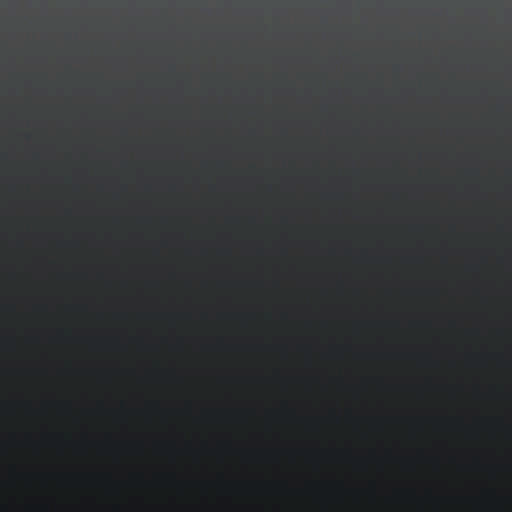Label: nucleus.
Instances as JSON below:
<instances>
[{"mask_svg": "<svg viewBox=\"0 0 512 512\" xmlns=\"http://www.w3.org/2000/svg\"><path fill=\"white\" fill-rule=\"evenodd\" d=\"M156 316H157V317H161V318H163V317H164V315H163V314L156 315Z\"/></svg>", "mask_w": 512, "mask_h": 512, "instance_id": "obj_3", "label": "nucleus"}, {"mask_svg": "<svg viewBox=\"0 0 512 512\" xmlns=\"http://www.w3.org/2000/svg\"><path fill=\"white\" fill-rule=\"evenodd\" d=\"M166 318H167V319H169V320H172V319H173V317H171V316H168V317H166Z\"/></svg>", "mask_w": 512, "mask_h": 512, "instance_id": "obj_4", "label": "nucleus"}, {"mask_svg": "<svg viewBox=\"0 0 512 512\" xmlns=\"http://www.w3.org/2000/svg\"><path fill=\"white\" fill-rule=\"evenodd\" d=\"M263 317H266V315H260L258 313H249L245 315H241L239 317V320L243 326H249V325H260V322H262Z\"/></svg>", "mask_w": 512, "mask_h": 512, "instance_id": "obj_1", "label": "nucleus"}, {"mask_svg": "<svg viewBox=\"0 0 512 512\" xmlns=\"http://www.w3.org/2000/svg\"><path fill=\"white\" fill-rule=\"evenodd\" d=\"M428 324H429V322H427V321L413 322V325L422 326V327H426V326H428Z\"/></svg>", "mask_w": 512, "mask_h": 512, "instance_id": "obj_2", "label": "nucleus"}]
</instances>
